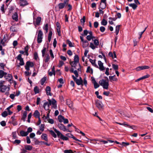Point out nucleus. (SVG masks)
<instances>
[{"instance_id": "nucleus-56", "label": "nucleus", "mask_w": 153, "mask_h": 153, "mask_svg": "<svg viewBox=\"0 0 153 153\" xmlns=\"http://www.w3.org/2000/svg\"><path fill=\"white\" fill-rule=\"evenodd\" d=\"M61 139L65 140H68V138L66 136H64L63 135L62 136V137H61Z\"/></svg>"}, {"instance_id": "nucleus-51", "label": "nucleus", "mask_w": 153, "mask_h": 153, "mask_svg": "<svg viewBox=\"0 0 153 153\" xmlns=\"http://www.w3.org/2000/svg\"><path fill=\"white\" fill-rule=\"evenodd\" d=\"M94 43L96 46H98L99 45V42L98 40L97 39H95L93 40Z\"/></svg>"}, {"instance_id": "nucleus-57", "label": "nucleus", "mask_w": 153, "mask_h": 153, "mask_svg": "<svg viewBox=\"0 0 153 153\" xmlns=\"http://www.w3.org/2000/svg\"><path fill=\"white\" fill-rule=\"evenodd\" d=\"M94 38L93 36H90V35H88L86 37V38L87 40L88 41H90L92 39Z\"/></svg>"}, {"instance_id": "nucleus-33", "label": "nucleus", "mask_w": 153, "mask_h": 153, "mask_svg": "<svg viewBox=\"0 0 153 153\" xmlns=\"http://www.w3.org/2000/svg\"><path fill=\"white\" fill-rule=\"evenodd\" d=\"M89 45L88 42L87 40H85L83 42L82 47L84 48H86Z\"/></svg>"}, {"instance_id": "nucleus-61", "label": "nucleus", "mask_w": 153, "mask_h": 153, "mask_svg": "<svg viewBox=\"0 0 153 153\" xmlns=\"http://www.w3.org/2000/svg\"><path fill=\"white\" fill-rule=\"evenodd\" d=\"M100 30L102 32H104L105 30V28L103 26H101L100 28Z\"/></svg>"}, {"instance_id": "nucleus-9", "label": "nucleus", "mask_w": 153, "mask_h": 153, "mask_svg": "<svg viewBox=\"0 0 153 153\" xmlns=\"http://www.w3.org/2000/svg\"><path fill=\"white\" fill-rule=\"evenodd\" d=\"M17 59L19 61V64L20 65L22 66L24 65L25 63L24 62L23 59L22 57V55L19 54L17 57Z\"/></svg>"}, {"instance_id": "nucleus-46", "label": "nucleus", "mask_w": 153, "mask_h": 153, "mask_svg": "<svg viewBox=\"0 0 153 153\" xmlns=\"http://www.w3.org/2000/svg\"><path fill=\"white\" fill-rule=\"evenodd\" d=\"M34 58L35 60H37L39 59V57L37 52H35L34 54Z\"/></svg>"}, {"instance_id": "nucleus-5", "label": "nucleus", "mask_w": 153, "mask_h": 153, "mask_svg": "<svg viewBox=\"0 0 153 153\" xmlns=\"http://www.w3.org/2000/svg\"><path fill=\"white\" fill-rule=\"evenodd\" d=\"M34 65V63L33 62L29 61H27L25 66V68L27 71H28L30 70V68L33 67Z\"/></svg>"}, {"instance_id": "nucleus-44", "label": "nucleus", "mask_w": 153, "mask_h": 153, "mask_svg": "<svg viewBox=\"0 0 153 153\" xmlns=\"http://www.w3.org/2000/svg\"><path fill=\"white\" fill-rule=\"evenodd\" d=\"M90 47L92 49L94 50L96 48H97V47H96L92 43H91L90 45Z\"/></svg>"}, {"instance_id": "nucleus-4", "label": "nucleus", "mask_w": 153, "mask_h": 153, "mask_svg": "<svg viewBox=\"0 0 153 153\" xmlns=\"http://www.w3.org/2000/svg\"><path fill=\"white\" fill-rule=\"evenodd\" d=\"M106 80L102 79L100 80L99 83L100 85L102 86L104 89H108L109 86V80L107 77H105Z\"/></svg>"}, {"instance_id": "nucleus-7", "label": "nucleus", "mask_w": 153, "mask_h": 153, "mask_svg": "<svg viewBox=\"0 0 153 153\" xmlns=\"http://www.w3.org/2000/svg\"><path fill=\"white\" fill-rule=\"evenodd\" d=\"M58 126L61 130H62L64 131H67L68 132H70V131L69 129H67L66 127L62 124L59 123L58 124Z\"/></svg>"}, {"instance_id": "nucleus-30", "label": "nucleus", "mask_w": 153, "mask_h": 153, "mask_svg": "<svg viewBox=\"0 0 153 153\" xmlns=\"http://www.w3.org/2000/svg\"><path fill=\"white\" fill-rule=\"evenodd\" d=\"M137 4L134 3H131L129 4L128 5L131 7L134 10H135L137 7Z\"/></svg>"}, {"instance_id": "nucleus-47", "label": "nucleus", "mask_w": 153, "mask_h": 153, "mask_svg": "<svg viewBox=\"0 0 153 153\" xmlns=\"http://www.w3.org/2000/svg\"><path fill=\"white\" fill-rule=\"evenodd\" d=\"M57 27L56 28V30L57 32L58 33V35L59 36H61V32L60 30V28L59 27V26L57 25Z\"/></svg>"}, {"instance_id": "nucleus-19", "label": "nucleus", "mask_w": 153, "mask_h": 153, "mask_svg": "<svg viewBox=\"0 0 153 153\" xmlns=\"http://www.w3.org/2000/svg\"><path fill=\"white\" fill-rule=\"evenodd\" d=\"M115 75H114L113 76H109V79L111 82H112L113 81H116L117 80V79L115 77Z\"/></svg>"}, {"instance_id": "nucleus-24", "label": "nucleus", "mask_w": 153, "mask_h": 153, "mask_svg": "<svg viewBox=\"0 0 153 153\" xmlns=\"http://www.w3.org/2000/svg\"><path fill=\"white\" fill-rule=\"evenodd\" d=\"M7 73L6 72H4L3 71L0 70V78H2L3 76L7 75Z\"/></svg>"}, {"instance_id": "nucleus-29", "label": "nucleus", "mask_w": 153, "mask_h": 153, "mask_svg": "<svg viewBox=\"0 0 153 153\" xmlns=\"http://www.w3.org/2000/svg\"><path fill=\"white\" fill-rule=\"evenodd\" d=\"M106 6V3H104L101 2L100 4V7L102 9H105Z\"/></svg>"}, {"instance_id": "nucleus-3", "label": "nucleus", "mask_w": 153, "mask_h": 153, "mask_svg": "<svg viewBox=\"0 0 153 153\" xmlns=\"http://www.w3.org/2000/svg\"><path fill=\"white\" fill-rule=\"evenodd\" d=\"M5 81L3 80L0 81V91L3 93L6 91H8L10 90V85L7 86L4 85Z\"/></svg>"}, {"instance_id": "nucleus-60", "label": "nucleus", "mask_w": 153, "mask_h": 153, "mask_svg": "<svg viewBox=\"0 0 153 153\" xmlns=\"http://www.w3.org/2000/svg\"><path fill=\"white\" fill-rule=\"evenodd\" d=\"M6 40H4V39H1L0 42V44L2 45L5 46V42L6 41Z\"/></svg>"}, {"instance_id": "nucleus-62", "label": "nucleus", "mask_w": 153, "mask_h": 153, "mask_svg": "<svg viewBox=\"0 0 153 153\" xmlns=\"http://www.w3.org/2000/svg\"><path fill=\"white\" fill-rule=\"evenodd\" d=\"M94 27L95 28H97L98 27V26L99 23H98V22H95L94 23Z\"/></svg>"}, {"instance_id": "nucleus-20", "label": "nucleus", "mask_w": 153, "mask_h": 153, "mask_svg": "<svg viewBox=\"0 0 153 153\" xmlns=\"http://www.w3.org/2000/svg\"><path fill=\"white\" fill-rule=\"evenodd\" d=\"M51 91V88L49 86H47L46 88V91L47 95L51 96V94L50 93Z\"/></svg>"}, {"instance_id": "nucleus-11", "label": "nucleus", "mask_w": 153, "mask_h": 153, "mask_svg": "<svg viewBox=\"0 0 153 153\" xmlns=\"http://www.w3.org/2000/svg\"><path fill=\"white\" fill-rule=\"evenodd\" d=\"M150 67L148 66L144 65L142 66H140L137 67L136 68V70L137 71H139L142 70L148 69Z\"/></svg>"}, {"instance_id": "nucleus-64", "label": "nucleus", "mask_w": 153, "mask_h": 153, "mask_svg": "<svg viewBox=\"0 0 153 153\" xmlns=\"http://www.w3.org/2000/svg\"><path fill=\"white\" fill-rule=\"evenodd\" d=\"M146 108L149 111L152 113H153V110L152 108L148 107H146Z\"/></svg>"}, {"instance_id": "nucleus-14", "label": "nucleus", "mask_w": 153, "mask_h": 153, "mask_svg": "<svg viewBox=\"0 0 153 153\" xmlns=\"http://www.w3.org/2000/svg\"><path fill=\"white\" fill-rule=\"evenodd\" d=\"M19 3L20 5L22 6H24L28 4L26 0H20Z\"/></svg>"}, {"instance_id": "nucleus-41", "label": "nucleus", "mask_w": 153, "mask_h": 153, "mask_svg": "<svg viewBox=\"0 0 153 153\" xmlns=\"http://www.w3.org/2000/svg\"><path fill=\"white\" fill-rule=\"evenodd\" d=\"M49 131L53 137L54 138H56V135L54 131L53 130H49Z\"/></svg>"}, {"instance_id": "nucleus-55", "label": "nucleus", "mask_w": 153, "mask_h": 153, "mask_svg": "<svg viewBox=\"0 0 153 153\" xmlns=\"http://www.w3.org/2000/svg\"><path fill=\"white\" fill-rule=\"evenodd\" d=\"M40 130L41 131H43L44 130V125L43 124H41L40 126Z\"/></svg>"}, {"instance_id": "nucleus-6", "label": "nucleus", "mask_w": 153, "mask_h": 153, "mask_svg": "<svg viewBox=\"0 0 153 153\" xmlns=\"http://www.w3.org/2000/svg\"><path fill=\"white\" fill-rule=\"evenodd\" d=\"M43 33L41 30H39L38 31V33L37 37V42L39 43H40L42 42L43 38Z\"/></svg>"}, {"instance_id": "nucleus-37", "label": "nucleus", "mask_w": 153, "mask_h": 153, "mask_svg": "<svg viewBox=\"0 0 153 153\" xmlns=\"http://www.w3.org/2000/svg\"><path fill=\"white\" fill-rule=\"evenodd\" d=\"M120 27V25H117L116 27L115 33L117 35H118V34L119 32Z\"/></svg>"}, {"instance_id": "nucleus-59", "label": "nucleus", "mask_w": 153, "mask_h": 153, "mask_svg": "<svg viewBox=\"0 0 153 153\" xmlns=\"http://www.w3.org/2000/svg\"><path fill=\"white\" fill-rule=\"evenodd\" d=\"M47 121H48V122L50 123L51 124H53L54 123V121L53 119H49L47 120Z\"/></svg>"}, {"instance_id": "nucleus-54", "label": "nucleus", "mask_w": 153, "mask_h": 153, "mask_svg": "<svg viewBox=\"0 0 153 153\" xmlns=\"http://www.w3.org/2000/svg\"><path fill=\"white\" fill-rule=\"evenodd\" d=\"M64 152V153H73L72 150H65Z\"/></svg>"}, {"instance_id": "nucleus-32", "label": "nucleus", "mask_w": 153, "mask_h": 153, "mask_svg": "<svg viewBox=\"0 0 153 153\" xmlns=\"http://www.w3.org/2000/svg\"><path fill=\"white\" fill-rule=\"evenodd\" d=\"M78 64V63H77L74 61L71 62H70V64L71 65V66L75 68H77L76 67V66L77 64Z\"/></svg>"}, {"instance_id": "nucleus-58", "label": "nucleus", "mask_w": 153, "mask_h": 153, "mask_svg": "<svg viewBox=\"0 0 153 153\" xmlns=\"http://www.w3.org/2000/svg\"><path fill=\"white\" fill-rule=\"evenodd\" d=\"M109 68H106V71L105 72V74L107 76H108L109 75Z\"/></svg>"}, {"instance_id": "nucleus-36", "label": "nucleus", "mask_w": 153, "mask_h": 153, "mask_svg": "<svg viewBox=\"0 0 153 153\" xmlns=\"http://www.w3.org/2000/svg\"><path fill=\"white\" fill-rule=\"evenodd\" d=\"M10 30L11 31L13 32H16L17 30L16 28L14 25L10 27Z\"/></svg>"}, {"instance_id": "nucleus-48", "label": "nucleus", "mask_w": 153, "mask_h": 153, "mask_svg": "<svg viewBox=\"0 0 153 153\" xmlns=\"http://www.w3.org/2000/svg\"><path fill=\"white\" fill-rule=\"evenodd\" d=\"M50 56L51 57V59L52 60L54 58V56L53 54L52 50L51 49L49 51Z\"/></svg>"}, {"instance_id": "nucleus-34", "label": "nucleus", "mask_w": 153, "mask_h": 153, "mask_svg": "<svg viewBox=\"0 0 153 153\" xmlns=\"http://www.w3.org/2000/svg\"><path fill=\"white\" fill-rule=\"evenodd\" d=\"M20 134L22 136H26L28 135L27 133L24 131H20Z\"/></svg>"}, {"instance_id": "nucleus-1", "label": "nucleus", "mask_w": 153, "mask_h": 153, "mask_svg": "<svg viewBox=\"0 0 153 153\" xmlns=\"http://www.w3.org/2000/svg\"><path fill=\"white\" fill-rule=\"evenodd\" d=\"M48 102H45L44 103L43 107L46 110H49V106L52 105V107L56 109V108L57 105L56 104V101L55 100L53 99L51 100H48Z\"/></svg>"}, {"instance_id": "nucleus-38", "label": "nucleus", "mask_w": 153, "mask_h": 153, "mask_svg": "<svg viewBox=\"0 0 153 153\" xmlns=\"http://www.w3.org/2000/svg\"><path fill=\"white\" fill-rule=\"evenodd\" d=\"M64 117L62 116V115H59L58 116V119L59 120V121L60 123H61L62 122L64 119Z\"/></svg>"}, {"instance_id": "nucleus-22", "label": "nucleus", "mask_w": 153, "mask_h": 153, "mask_svg": "<svg viewBox=\"0 0 153 153\" xmlns=\"http://www.w3.org/2000/svg\"><path fill=\"white\" fill-rule=\"evenodd\" d=\"M33 115L36 118L40 117V113L39 111L36 110L33 114Z\"/></svg>"}, {"instance_id": "nucleus-40", "label": "nucleus", "mask_w": 153, "mask_h": 153, "mask_svg": "<svg viewBox=\"0 0 153 153\" xmlns=\"http://www.w3.org/2000/svg\"><path fill=\"white\" fill-rule=\"evenodd\" d=\"M27 113L26 111H25L23 113V114L22 117V118L24 120V121L25 120L26 118L27 117Z\"/></svg>"}, {"instance_id": "nucleus-17", "label": "nucleus", "mask_w": 153, "mask_h": 153, "mask_svg": "<svg viewBox=\"0 0 153 153\" xmlns=\"http://www.w3.org/2000/svg\"><path fill=\"white\" fill-rule=\"evenodd\" d=\"M13 19L15 20L16 21H17L18 20V16L17 13H15L12 16Z\"/></svg>"}, {"instance_id": "nucleus-2", "label": "nucleus", "mask_w": 153, "mask_h": 153, "mask_svg": "<svg viewBox=\"0 0 153 153\" xmlns=\"http://www.w3.org/2000/svg\"><path fill=\"white\" fill-rule=\"evenodd\" d=\"M47 51V48L45 47H44L43 49L42 50V57H44L43 61L45 63H48L50 60L49 54L46 53Z\"/></svg>"}, {"instance_id": "nucleus-63", "label": "nucleus", "mask_w": 153, "mask_h": 153, "mask_svg": "<svg viewBox=\"0 0 153 153\" xmlns=\"http://www.w3.org/2000/svg\"><path fill=\"white\" fill-rule=\"evenodd\" d=\"M32 131V129L31 127H29L27 129V131H26L27 133H28V134L29 133L31 132Z\"/></svg>"}, {"instance_id": "nucleus-12", "label": "nucleus", "mask_w": 153, "mask_h": 153, "mask_svg": "<svg viewBox=\"0 0 153 153\" xmlns=\"http://www.w3.org/2000/svg\"><path fill=\"white\" fill-rule=\"evenodd\" d=\"M92 79V83H93L94 88L95 89L97 88H98L99 86L100 85L99 84L96 82V81L95 80V79L93 77H91Z\"/></svg>"}, {"instance_id": "nucleus-42", "label": "nucleus", "mask_w": 153, "mask_h": 153, "mask_svg": "<svg viewBox=\"0 0 153 153\" xmlns=\"http://www.w3.org/2000/svg\"><path fill=\"white\" fill-rule=\"evenodd\" d=\"M107 24V21L104 19H103L101 22V24L102 25L105 26Z\"/></svg>"}, {"instance_id": "nucleus-43", "label": "nucleus", "mask_w": 153, "mask_h": 153, "mask_svg": "<svg viewBox=\"0 0 153 153\" xmlns=\"http://www.w3.org/2000/svg\"><path fill=\"white\" fill-rule=\"evenodd\" d=\"M86 72L87 73H92L93 70L90 66H88Z\"/></svg>"}, {"instance_id": "nucleus-15", "label": "nucleus", "mask_w": 153, "mask_h": 153, "mask_svg": "<svg viewBox=\"0 0 153 153\" xmlns=\"http://www.w3.org/2000/svg\"><path fill=\"white\" fill-rule=\"evenodd\" d=\"M25 149L27 150L31 151L33 148V147L30 145H25L24 146Z\"/></svg>"}, {"instance_id": "nucleus-31", "label": "nucleus", "mask_w": 153, "mask_h": 153, "mask_svg": "<svg viewBox=\"0 0 153 153\" xmlns=\"http://www.w3.org/2000/svg\"><path fill=\"white\" fill-rule=\"evenodd\" d=\"M75 81L78 85H82L83 81H82L79 80V79H76Z\"/></svg>"}, {"instance_id": "nucleus-18", "label": "nucleus", "mask_w": 153, "mask_h": 153, "mask_svg": "<svg viewBox=\"0 0 153 153\" xmlns=\"http://www.w3.org/2000/svg\"><path fill=\"white\" fill-rule=\"evenodd\" d=\"M54 131L57 134L58 137L61 138L63 135L59 131L57 130L56 128H53Z\"/></svg>"}, {"instance_id": "nucleus-35", "label": "nucleus", "mask_w": 153, "mask_h": 153, "mask_svg": "<svg viewBox=\"0 0 153 153\" xmlns=\"http://www.w3.org/2000/svg\"><path fill=\"white\" fill-rule=\"evenodd\" d=\"M34 91L35 94L39 93V88L37 86H35L34 88Z\"/></svg>"}, {"instance_id": "nucleus-23", "label": "nucleus", "mask_w": 153, "mask_h": 153, "mask_svg": "<svg viewBox=\"0 0 153 153\" xmlns=\"http://www.w3.org/2000/svg\"><path fill=\"white\" fill-rule=\"evenodd\" d=\"M109 57H111L112 59L116 58L117 56L115 52H114V54L111 52H110L108 53Z\"/></svg>"}, {"instance_id": "nucleus-53", "label": "nucleus", "mask_w": 153, "mask_h": 153, "mask_svg": "<svg viewBox=\"0 0 153 153\" xmlns=\"http://www.w3.org/2000/svg\"><path fill=\"white\" fill-rule=\"evenodd\" d=\"M80 22L82 25H83L84 24V23L85 22V16H83V18L81 19Z\"/></svg>"}, {"instance_id": "nucleus-8", "label": "nucleus", "mask_w": 153, "mask_h": 153, "mask_svg": "<svg viewBox=\"0 0 153 153\" xmlns=\"http://www.w3.org/2000/svg\"><path fill=\"white\" fill-rule=\"evenodd\" d=\"M4 77L5 78V79L9 82H10V83H11L13 82V76L11 74H8L7 76L6 75L4 76Z\"/></svg>"}, {"instance_id": "nucleus-39", "label": "nucleus", "mask_w": 153, "mask_h": 153, "mask_svg": "<svg viewBox=\"0 0 153 153\" xmlns=\"http://www.w3.org/2000/svg\"><path fill=\"white\" fill-rule=\"evenodd\" d=\"M79 57L78 55H76L74 57V61L78 63Z\"/></svg>"}, {"instance_id": "nucleus-27", "label": "nucleus", "mask_w": 153, "mask_h": 153, "mask_svg": "<svg viewBox=\"0 0 153 153\" xmlns=\"http://www.w3.org/2000/svg\"><path fill=\"white\" fill-rule=\"evenodd\" d=\"M41 21V18L40 17H38L36 19L35 24L37 25H39Z\"/></svg>"}, {"instance_id": "nucleus-21", "label": "nucleus", "mask_w": 153, "mask_h": 153, "mask_svg": "<svg viewBox=\"0 0 153 153\" xmlns=\"http://www.w3.org/2000/svg\"><path fill=\"white\" fill-rule=\"evenodd\" d=\"M66 2L64 1V3H61L58 4V7L59 9H62L63 8L65 5Z\"/></svg>"}, {"instance_id": "nucleus-10", "label": "nucleus", "mask_w": 153, "mask_h": 153, "mask_svg": "<svg viewBox=\"0 0 153 153\" xmlns=\"http://www.w3.org/2000/svg\"><path fill=\"white\" fill-rule=\"evenodd\" d=\"M98 63L99 66L98 68H99L100 71H102L105 70V68L103 66V63L101 61H98Z\"/></svg>"}, {"instance_id": "nucleus-16", "label": "nucleus", "mask_w": 153, "mask_h": 153, "mask_svg": "<svg viewBox=\"0 0 153 153\" xmlns=\"http://www.w3.org/2000/svg\"><path fill=\"white\" fill-rule=\"evenodd\" d=\"M89 61L91 63L92 65L96 68H98V66L96 63V60H93L91 59H89Z\"/></svg>"}, {"instance_id": "nucleus-13", "label": "nucleus", "mask_w": 153, "mask_h": 153, "mask_svg": "<svg viewBox=\"0 0 153 153\" xmlns=\"http://www.w3.org/2000/svg\"><path fill=\"white\" fill-rule=\"evenodd\" d=\"M96 106L100 109H101L103 108V104L100 101H97L96 102Z\"/></svg>"}, {"instance_id": "nucleus-26", "label": "nucleus", "mask_w": 153, "mask_h": 153, "mask_svg": "<svg viewBox=\"0 0 153 153\" xmlns=\"http://www.w3.org/2000/svg\"><path fill=\"white\" fill-rule=\"evenodd\" d=\"M47 79L46 76H44L40 80V84L42 85H43L45 82L46 81Z\"/></svg>"}, {"instance_id": "nucleus-25", "label": "nucleus", "mask_w": 153, "mask_h": 153, "mask_svg": "<svg viewBox=\"0 0 153 153\" xmlns=\"http://www.w3.org/2000/svg\"><path fill=\"white\" fill-rule=\"evenodd\" d=\"M41 137L42 139L46 141H48V136L47 134H43L42 135Z\"/></svg>"}, {"instance_id": "nucleus-49", "label": "nucleus", "mask_w": 153, "mask_h": 153, "mask_svg": "<svg viewBox=\"0 0 153 153\" xmlns=\"http://www.w3.org/2000/svg\"><path fill=\"white\" fill-rule=\"evenodd\" d=\"M66 42L68 44L69 46L70 47H73L74 46L73 43L69 40H67Z\"/></svg>"}, {"instance_id": "nucleus-45", "label": "nucleus", "mask_w": 153, "mask_h": 153, "mask_svg": "<svg viewBox=\"0 0 153 153\" xmlns=\"http://www.w3.org/2000/svg\"><path fill=\"white\" fill-rule=\"evenodd\" d=\"M8 115V113L6 111H4L1 113V116L4 117H5Z\"/></svg>"}, {"instance_id": "nucleus-52", "label": "nucleus", "mask_w": 153, "mask_h": 153, "mask_svg": "<svg viewBox=\"0 0 153 153\" xmlns=\"http://www.w3.org/2000/svg\"><path fill=\"white\" fill-rule=\"evenodd\" d=\"M112 66L113 68L115 71L117 70L118 69V67L117 65H115L114 64H113Z\"/></svg>"}, {"instance_id": "nucleus-50", "label": "nucleus", "mask_w": 153, "mask_h": 153, "mask_svg": "<svg viewBox=\"0 0 153 153\" xmlns=\"http://www.w3.org/2000/svg\"><path fill=\"white\" fill-rule=\"evenodd\" d=\"M71 102L70 100H67L66 102V104L70 108H71L72 107V105Z\"/></svg>"}, {"instance_id": "nucleus-28", "label": "nucleus", "mask_w": 153, "mask_h": 153, "mask_svg": "<svg viewBox=\"0 0 153 153\" xmlns=\"http://www.w3.org/2000/svg\"><path fill=\"white\" fill-rule=\"evenodd\" d=\"M43 29L45 30V33H47L48 30V24H45L43 27Z\"/></svg>"}]
</instances>
